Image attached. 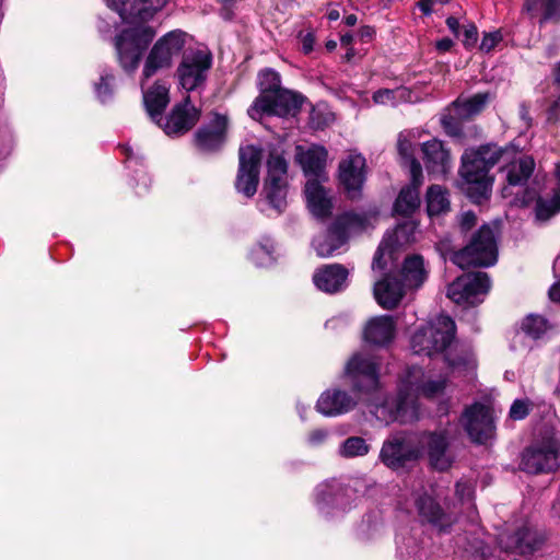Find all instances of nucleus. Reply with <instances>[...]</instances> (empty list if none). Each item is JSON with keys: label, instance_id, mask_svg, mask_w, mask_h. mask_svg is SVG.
I'll return each instance as SVG.
<instances>
[{"label": "nucleus", "instance_id": "obj_60", "mask_svg": "<svg viewBox=\"0 0 560 560\" xmlns=\"http://www.w3.org/2000/svg\"><path fill=\"white\" fill-rule=\"evenodd\" d=\"M540 0H525L524 2V10L528 13H532L536 10L537 4Z\"/></svg>", "mask_w": 560, "mask_h": 560}, {"label": "nucleus", "instance_id": "obj_48", "mask_svg": "<svg viewBox=\"0 0 560 560\" xmlns=\"http://www.w3.org/2000/svg\"><path fill=\"white\" fill-rule=\"evenodd\" d=\"M560 16V0H549L546 5L544 21L558 19Z\"/></svg>", "mask_w": 560, "mask_h": 560}, {"label": "nucleus", "instance_id": "obj_30", "mask_svg": "<svg viewBox=\"0 0 560 560\" xmlns=\"http://www.w3.org/2000/svg\"><path fill=\"white\" fill-rule=\"evenodd\" d=\"M170 102L168 88L161 82H155L153 86L143 91V103L151 119L161 124L163 112Z\"/></svg>", "mask_w": 560, "mask_h": 560}, {"label": "nucleus", "instance_id": "obj_4", "mask_svg": "<svg viewBox=\"0 0 560 560\" xmlns=\"http://www.w3.org/2000/svg\"><path fill=\"white\" fill-rule=\"evenodd\" d=\"M455 322L450 316L441 314L415 331L411 336L410 347L413 353L419 355L433 358L443 354L453 370H460L462 366L472 370L475 368L472 358L451 359L448 350L455 341Z\"/></svg>", "mask_w": 560, "mask_h": 560}, {"label": "nucleus", "instance_id": "obj_61", "mask_svg": "<svg viewBox=\"0 0 560 560\" xmlns=\"http://www.w3.org/2000/svg\"><path fill=\"white\" fill-rule=\"evenodd\" d=\"M357 21H358V18H357V15H354V14H349V15H347V16L345 18V23H346L348 26H353V25H355Z\"/></svg>", "mask_w": 560, "mask_h": 560}, {"label": "nucleus", "instance_id": "obj_57", "mask_svg": "<svg viewBox=\"0 0 560 560\" xmlns=\"http://www.w3.org/2000/svg\"><path fill=\"white\" fill-rule=\"evenodd\" d=\"M549 296L553 302L560 303V281L555 283L549 290Z\"/></svg>", "mask_w": 560, "mask_h": 560}, {"label": "nucleus", "instance_id": "obj_41", "mask_svg": "<svg viewBox=\"0 0 560 560\" xmlns=\"http://www.w3.org/2000/svg\"><path fill=\"white\" fill-rule=\"evenodd\" d=\"M369 445L365 440L360 436H351L343 441L340 446L339 454L346 458L364 456L369 453Z\"/></svg>", "mask_w": 560, "mask_h": 560}, {"label": "nucleus", "instance_id": "obj_51", "mask_svg": "<svg viewBox=\"0 0 560 560\" xmlns=\"http://www.w3.org/2000/svg\"><path fill=\"white\" fill-rule=\"evenodd\" d=\"M328 432L324 429H316L308 434L307 441L311 445L317 446L324 443Z\"/></svg>", "mask_w": 560, "mask_h": 560}, {"label": "nucleus", "instance_id": "obj_43", "mask_svg": "<svg viewBox=\"0 0 560 560\" xmlns=\"http://www.w3.org/2000/svg\"><path fill=\"white\" fill-rule=\"evenodd\" d=\"M397 148L400 156L409 164L411 170V161H417L413 156V147L410 140V132H400L398 136Z\"/></svg>", "mask_w": 560, "mask_h": 560}, {"label": "nucleus", "instance_id": "obj_45", "mask_svg": "<svg viewBox=\"0 0 560 560\" xmlns=\"http://www.w3.org/2000/svg\"><path fill=\"white\" fill-rule=\"evenodd\" d=\"M532 408L533 402L529 399H516L510 408V418L513 420H523L528 416Z\"/></svg>", "mask_w": 560, "mask_h": 560}, {"label": "nucleus", "instance_id": "obj_3", "mask_svg": "<svg viewBox=\"0 0 560 560\" xmlns=\"http://www.w3.org/2000/svg\"><path fill=\"white\" fill-rule=\"evenodd\" d=\"M424 374L421 368L413 366L408 371L406 380L396 399L386 400L371 410L377 420L388 424L399 422L411 423L419 419L418 397H434L443 392L445 380L423 381Z\"/></svg>", "mask_w": 560, "mask_h": 560}, {"label": "nucleus", "instance_id": "obj_24", "mask_svg": "<svg viewBox=\"0 0 560 560\" xmlns=\"http://www.w3.org/2000/svg\"><path fill=\"white\" fill-rule=\"evenodd\" d=\"M357 404L358 400L347 392L330 388L319 396L316 409L326 417H336L351 411Z\"/></svg>", "mask_w": 560, "mask_h": 560}, {"label": "nucleus", "instance_id": "obj_28", "mask_svg": "<svg viewBox=\"0 0 560 560\" xmlns=\"http://www.w3.org/2000/svg\"><path fill=\"white\" fill-rule=\"evenodd\" d=\"M322 179H308L305 185V197L310 211L316 218H327L331 213V198L320 184Z\"/></svg>", "mask_w": 560, "mask_h": 560}, {"label": "nucleus", "instance_id": "obj_15", "mask_svg": "<svg viewBox=\"0 0 560 560\" xmlns=\"http://www.w3.org/2000/svg\"><path fill=\"white\" fill-rule=\"evenodd\" d=\"M412 498L421 522L429 523L440 530H445L454 523L453 516L436 502L432 488L429 491L421 486L412 492Z\"/></svg>", "mask_w": 560, "mask_h": 560}, {"label": "nucleus", "instance_id": "obj_49", "mask_svg": "<svg viewBox=\"0 0 560 560\" xmlns=\"http://www.w3.org/2000/svg\"><path fill=\"white\" fill-rule=\"evenodd\" d=\"M388 249V245L386 242H382L374 255L372 268L383 270L385 268V264L383 262V257L385 255V252Z\"/></svg>", "mask_w": 560, "mask_h": 560}, {"label": "nucleus", "instance_id": "obj_64", "mask_svg": "<svg viewBox=\"0 0 560 560\" xmlns=\"http://www.w3.org/2000/svg\"><path fill=\"white\" fill-rule=\"evenodd\" d=\"M336 46H337V44H336V42H334V40H329V42L326 44V47H327V49H328V50H332V49H335V48H336Z\"/></svg>", "mask_w": 560, "mask_h": 560}, {"label": "nucleus", "instance_id": "obj_17", "mask_svg": "<svg viewBox=\"0 0 560 560\" xmlns=\"http://www.w3.org/2000/svg\"><path fill=\"white\" fill-rule=\"evenodd\" d=\"M522 470L528 474L551 471L558 467V446L556 442H547L532 446L522 454L520 464Z\"/></svg>", "mask_w": 560, "mask_h": 560}, {"label": "nucleus", "instance_id": "obj_29", "mask_svg": "<svg viewBox=\"0 0 560 560\" xmlns=\"http://www.w3.org/2000/svg\"><path fill=\"white\" fill-rule=\"evenodd\" d=\"M395 336V322L392 316L382 315L371 318L364 328V338L368 342L384 346Z\"/></svg>", "mask_w": 560, "mask_h": 560}, {"label": "nucleus", "instance_id": "obj_42", "mask_svg": "<svg viewBox=\"0 0 560 560\" xmlns=\"http://www.w3.org/2000/svg\"><path fill=\"white\" fill-rule=\"evenodd\" d=\"M273 244L270 240L259 243L250 250V259L259 267L269 266L273 261Z\"/></svg>", "mask_w": 560, "mask_h": 560}, {"label": "nucleus", "instance_id": "obj_62", "mask_svg": "<svg viewBox=\"0 0 560 560\" xmlns=\"http://www.w3.org/2000/svg\"><path fill=\"white\" fill-rule=\"evenodd\" d=\"M352 40H353V37L351 34H345L340 38L341 45H343V46L350 45L352 43Z\"/></svg>", "mask_w": 560, "mask_h": 560}, {"label": "nucleus", "instance_id": "obj_40", "mask_svg": "<svg viewBox=\"0 0 560 560\" xmlns=\"http://www.w3.org/2000/svg\"><path fill=\"white\" fill-rule=\"evenodd\" d=\"M258 85L260 89V95L273 94L281 88L280 74L272 69H265L258 74Z\"/></svg>", "mask_w": 560, "mask_h": 560}, {"label": "nucleus", "instance_id": "obj_63", "mask_svg": "<svg viewBox=\"0 0 560 560\" xmlns=\"http://www.w3.org/2000/svg\"><path fill=\"white\" fill-rule=\"evenodd\" d=\"M339 16H340V14H339V11H337V10H331L328 13V19L330 21H337L339 19Z\"/></svg>", "mask_w": 560, "mask_h": 560}, {"label": "nucleus", "instance_id": "obj_12", "mask_svg": "<svg viewBox=\"0 0 560 560\" xmlns=\"http://www.w3.org/2000/svg\"><path fill=\"white\" fill-rule=\"evenodd\" d=\"M378 366L373 355L358 352L348 361L346 374L357 392L369 393L378 386Z\"/></svg>", "mask_w": 560, "mask_h": 560}, {"label": "nucleus", "instance_id": "obj_8", "mask_svg": "<svg viewBox=\"0 0 560 560\" xmlns=\"http://www.w3.org/2000/svg\"><path fill=\"white\" fill-rule=\"evenodd\" d=\"M211 66L212 55L207 49L186 50L176 71L179 85L186 92L201 90Z\"/></svg>", "mask_w": 560, "mask_h": 560}, {"label": "nucleus", "instance_id": "obj_23", "mask_svg": "<svg viewBox=\"0 0 560 560\" xmlns=\"http://www.w3.org/2000/svg\"><path fill=\"white\" fill-rule=\"evenodd\" d=\"M410 185L402 188L395 202L397 213L409 215L420 206L419 187L422 185V167L418 161H411Z\"/></svg>", "mask_w": 560, "mask_h": 560}, {"label": "nucleus", "instance_id": "obj_2", "mask_svg": "<svg viewBox=\"0 0 560 560\" xmlns=\"http://www.w3.org/2000/svg\"><path fill=\"white\" fill-rule=\"evenodd\" d=\"M122 21L133 24L124 30L115 40L118 60L127 72L137 69L143 50L155 36L153 27L144 23L161 10L167 0H106Z\"/></svg>", "mask_w": 560, "mask_h": 560}, {"label": "nucleus", "instance_id": "obj_9", "mask_svg": "<svg viewBox=\"0 0 560 560\" xmlns=\"http://www.w3.org/2000/svg\"><path fill=\"white\" fill-rule=\"evenodd\" d=\"M302 103V95L282 89L271 95H259L248 108V115L253 119H260L264 114L279 117L293 116L299 112Z\"/></svg>", "mask_w": 560, "mask_h": 560}, {"label": "nucleus", "instance_id": "obj_22", "mask_svg": "<svg viewBox=\"0 0 560 560\" xmlns=\"http://www.w3.org/2000/svg\"><path fill=\"white\" fill-rule=\"evenodd\" d=\"M349 270L340 264H329L317 268L313 275L315 287L329 294L338 293L348 287Z\"/></svg>", "mask_w": 560, "mask_h": 560}, {"label": "nucleus", "instance_id": "obj_20", "mask_svg": "<svg viewBox=\"0 0 560 560\" xmlns=\"http://www.w3.org/2000/svg\"><path fill=\"white\" fill-rule=\"evenodd\" d=\"M229 118L226 115L213 114L211 121L199 128L195 135V142L199 150L205 152L215 151L225 141Z\"/></svg>", "mask_w": 560, "mask_h": 560}, {"label": "nucleus", "instance_id": "obj_10", "mask_svg": "<svg viewBox=\"0 0 560 560\" xmlns=\"http://www.w3.org/2000/svg\"><path fill=\"white\" fill-rule=\"evenodd\" d=\"M186 33L179 30L171 31L161 37L151 49L143 70V80L150 79L158 70L168 68L174 56L185 46Z\"/></svg>", "mask_w": 560, "mask_h": 560}, {"label": "nucleus", "instance_id": "obj_18", "mask_svg": "<svg viewBox=\"0 0 560 560\" xmlns=\"http://www.w3.org/2000/svg\"><path fill=\"white\" fill-rule=\"evenodd\" d=\"M339 179L347 195L357 199L365 180V159L361 154H349L339 163Z\"/></svg>", "mask_w": 560, "mask_h": 560}, {"label": "nucleus", "instance_id": "obj_36", "mask_svg": "<svg viewBox=\"0 0 560 560\" xmlns=\"http://www.w3.org/2000/svg\"><path fill=\"white\" fill-rule=\"evenodd\" d=\"M450 210L448 194L440 185H432L427 192V211L430 217L446 213Z\"/></svg>", "mask_w": 560, "mask_h": 560}, {"label": "nucleus", "instance_id": "obj_33", "mask_svg": "<svg viewBox=\"0 0 560 560\" xmlns=\"http://www.w3.org/2000/svg\"><path fill=\"white\" fill-rule=\"evenodd\" d=\"M557 189L551 196H538L535 200V215L539 221H547L560 211V163L556 168Z\"/></svg>", "mask_w": 560, "mask_h": 560}, {"label": "nucleus", "instance_id": "obj_5", "mask_svg": "<svg viewBox=\"0 0 560 560\" xmlns=\"http://www.w3.org/2000/svg\"><path fill=\"white\" fill-rule=\"evenodd\" d=\"M267 170V177L260 194V210L280 214L288 205V163L283 156L273 151L269 154Z\"/></svg>", "mask_w": 560, "mask_h": 560}, {"label": "nucleus", "instance_id": "obj_13", "mask_svg": "<svg viewBox=\"0 0 560 560\" xmlns=\"http://www.w3.org/2000/svg\"><path fill=\"white\" fill-rule=\"evenodd\" d=\"M261 158L262 151L256 145H246L240 149L235 188L247 198H252L257 191Z\"/></svg>", "mask_w": 560, "mask_h": 560}, {"label": "nucleus", "instance_id": "obj_58", "mask_svg": "<svg viewBox=\"0 0 560 560\" xmlns=\"http://www.w3.org/2000/svg\"><path fill=\"white\" fill-rule=\"evenodd\" d=\"M453 46V40L450 38H443L436 43V48L441 51H447Z\"/></svg>", "mask_w": 560, "mask_h": 560}, {"label": "nucleus", "instance_id": "obj_31", "mask_svg": "<svg viewBox=\"0 0 560 560\" xmlns=\"http://www.w3.org/2000/svg\"><path fill=\"white\" fill-rule=\"evenodd\" d=\"M346 491L336 481L323 482L315 489L316 504L323 512L329 513V506L346 510Z\"/></svg>", "mask_w": 560, "mask_h": 560}, {"label": "nucleus", "instance_id": "obj_53", "mask_svg": "<svg viewBox=\"0 0 560 560\" xmlns=\"http://www.w3.org/2000/svg\"><path fill=\"white\" fill-rule=\"evenodd\" d=\"M459 224L462 230L468 231L476 224V215L471 211L464 212L460 215Z\"/></svg>", "mask_w": 560, "mask_h": 560}, {"label": "nucleus", "instance_id": "obj_38", "mask_svg": "<svg viewBox=\"0 0 560 560\" xmlns=\"http://www.w3.org/2000/svg\"><path fill=\"white\" fill-rule=\"evenodd\" d=\"M345 236L366 230L370 225V218L365 213L346 212L334 224Z\"/></svg>", "mask_w": 560, "mask_h": 560}, {"label": "nucleus", "instance_id": "obj_56", "mask_svg": "<svg viewBox=\"0 0 560 560\" xmlns=\"http://www.w3.org/2000/svg\"><path fill=\"white\" fill-rule=\"evenodd\" d=\"M446 25L450 31L456 36L459 34V22L456 18L450 16L446 19Z\"/></svg>", "mask_w": 560, "mask_h": 560}, {"label": "nucleus", "instance_id": "obj_21", "mask_svg": "<svg viewBox=\"0 0 560 560\" xmlns=\"http://www.w3.org/2000/svg\"><path fill=\"white\" fill-rule=\"evenodd\" d=\"M199 118V112L191 105L190 97L187 96L184 103L173 108L168 117H163L161 124L167 135H179L188 131L195 126Z\"/></svg>", "mask_w": 560, "mask_h": 560}, {"label": "nucleus", "instance_id": "obj_46", "mask_svg": "<svg viewBox=\"0 0 560 560\" xmlns=\"http://www.w3.org/2000/svg\"><path fill=\"white\" fill-rule=\"evenodd\" d=\"M502 39L499 32L486 34L481 40L480 49L483 51H490L495 45Z\"/></svg>", "mask_w": 560, "mask_h": 560}, {"label": "nucleus", "instance_id": "obj_25", "mask_svg": "<svg viewBox=\"0 0 560 560\" xmlns=\"http://www.w3.org/2000/svg\"><path fill=\"white\" fill-rule=\"evenodd\" d=\"M295 159L306 176H313V179H325L323 172L326 165L327 151L324 147L312 145L305 148L298 145L295 149Z\"/></svg>", "mask_w": 560, "mask_h": 560}, {"label": "nucleus", "instance_id": "obj_39", "mask_svg": "<svg viewBox=\"0 0 560 560\" xmlns=\"http://www.w3.org/2000/svg\"><path fill=\"white\" fill-rule=\"evenodd\" d=\"M522 331L532 339L542 338L552 327L539 315H528L522 322Z\"/></svg>", "mask_w": 560, "mask_h": 560}, {"label": "nucleus", "instance_id": "obj_6", "mask_svg": "<svg viewBox=\"0 0 560 560\" xmlns=\"http://www.w3.org/2000/svg\"><path fill=\"white\" fill-rule=\"evenodd\" d=\"M497 258L495 235L489 225H482L466 247L454 252L451 256V260L462 269L471 266L489 267L495 264Z\"/></svg>", "mask_w": 560, "mask_h": 560}, {"label": "nucleus", "instance_id": "obj_26", "mask_svg": "<svg viewBox=\"0 0 560 560\" xmlns=\"http://www.w3.org/2000/svg\"><path fill=\"white\" fill-rule=\"evenodd\" d=\"M423 162L430 174L445 175L451 168L450 152L436 139L422 143Z\"/></svg>", "mask_w": 560, "mask_h": 560}, {"label": "nucleus", "instance_id": "obj_52", "mask_svg": "<svg viewBox=\"0 0 560 560\" xmlns=\"http://www.w3.org/2000/svg\"><path fill=\"white\" fill-rule=\"evenodd\" d=\"M443 127L445 131L451 136H459L460 135V128L458 124L454 120L452 116L444 117L442 119Z\"/></svg>", "mask_w": 560, "mask_h": 560}, {"label": "nucleus", "instance_id": "obj_55", "mask_svg": "<svg viewBox=\"0 0 560 560\" xmlns=\"http://www.w3.org/2000/svg\"><path fill=\"white\" fill-rule=\"evenodd\" d=\"M314 36L312 33H307L302 38V49L304 54H308L313 50Z\"/></svg>", "mask_w": 560, "mask_h": 560}, {"label": "nucleus", "instance_id": "obj_32", "mask_svg": "<svg viewBox=\"0 0 560 560\" xmlns=\"http://www.w3.org/2000/svg\"><path fill=\"white\" fill-rule=\"evenodd\" d=\"M401 276L404 284L409 289L420 288L428 278L424 260L420 255L408 256L402 264Z\"/></svg>", "mask_w": 560, "mask_h": 560}, {"label": "nucleus", "instance_id": "obj_27", "mask_svg": "<svg viewBox=\"0 0 560 560\" xmlns=\"http://www.w3.org/2000/svg\"><path fill=\"white\" fill-rule=\"evenodd\" d=\"M406 285L394 276L387 275L374 285V296L377 303L386 310L395 308L405 294Z\"/></svg>", "mask_w": 560, "mask_h": 560}, {"label": "nucleus", "instance_id": "obj_47", "mask_svg": "<svg viewBox=\"0 0 560 560\" xmlns=\"http://www.w3.org/2000/svg\"><path fill=\"white\" fill-rule=\"evenodd\" d=\"M478 39V30L474 24H469L464 30V39L463 44L465 47H472Z\"/></svg>", "mask_w": 560, "mask_h": 560}, {"label": "nucleus", "instance_id": "obj_11", "mask_svg": "<svg viewBox=\"0 0 560 560\" xmlns=\"http://www.w3.org/2000/svg\"><path fill=\"white\" fill-rule=\"evenodd\" d=\"M491 288L487 272H468L457 277L447 288V296L457 304H476Z\"/></svg>", "mask_w": 560, "mask_h": 560}, {"label": "nucleus", "instance_id": "obj_44", "mask_svg": "<svg viewBox=\"0 0 560 560\" xmlns=\"http://www.w3.org/2000/svg\"><path fill=\"white\" fill-rule=\"evenodd\" d=\"M114 82V75L110 73H104L101 75L100 83L95 84V93L97 98L102 103H106L113 96L112 84Z\"/></svg>", "mask_w": 560, "mask_h": 560}, {"label": "nucleus", "instance_id": "obj_7", "mask_svg": "<svg viewBox=\"0 0 560 560\" xmlns=\"http://www.w3.org/2000/svg\"><path fill=\"white\" fill-rule=\"evenodd\" d=\"M454 430L451 425L434 431H425L420 435V453L423 452L432 468L445 471L452 467L455 454L452 451Z\"/></svg>", "mask_w": 560, "mask_h": 560}, {"label": "nucleus", "instance_id": "obj_16", "mask_svg": "<svg viewBox=\"0 0 560 560\" xmlns=\"http://www.w3.org/2000/svg\"><path fill=\"white\" fill-rule=\"evenodd\" d=\"M420 450L413 447L407 440L405 432L390 435L381 448L380 458L390 469L405 467L408 462L416 460Z\"/></svg>", "mask_w": 560, "mask_h": 560}, {"label": "nucleus", "instance_id": "obj_1", "mask_svg": "<svg viewBox=\"0 0 560 560\" xmlns=\"http://www.w3.org/2000/svg\"><path fill=\"white\" fill-rule=\"evenodd\" d=\"M462 161L459 173L463 178V189L476 203L488 198L493 182L489 171L497 163H504L502 173L508 182V186L503 188L504 196L512 194L509 191L510 187L525 185L535 168L534 159L521 154L514 145L504 148L497 144L481 145L465 152Z\"/></svg>", "mask_w": 560, "mask_h": 560}, {"label": "nucleus", "instance_id": "obj_37", "mask_svg": "<svg viewBox=\"0 0 560 560\" xmlns=\"http://www.w3.org/2000/svg\"><path fill=\"white\" fill-rule=\"evenodd\" d=\"M412 92L405 86L396 89H380L373 94V101L378 105L397 106L401 103L411 102Z\"/></svg>", "mask_w": 560, "mask_h": 560}, {"label": "nucleus", "instance_id": "obj_54", "mask_svg": "<svg viewBox=\"0 0 560 560\" xmlns=\"http://www.w3.org/2000/svg\"><path fill=\"white\" fill-rule=\"evenodd\" d=\"M456 494L463 501L465 498L470 499L471 488L466 482H457L456 483Z\"/></svg>", "mask_w": 560, "mask_h": 560}, {"label": "nucleus", "instance_id": "obj_50", "mask_svg": "<svg viewBox=\"0 0 560 560\" xmlns=\"http://www.w3.org/2000/svg\"><path fill=\"white\" fill-rule=\"evenodd\" d=\"M448 2H450V0H420L417 3V5L423 14L430 15L432 13L433 7L435 4H445Z\"/></svg>", "mask_w": 560, "mask_h": 560}, {"label": "nucleus", "instance_id": "obj_19", "mask_svg": "<svg viewBox=\"0 0 560 560\" xmlns=\"http://www.w3.org/2000/svg\"><path fill=\"white\" fill-rule=\"evenodd\" d=\"M544 539L537 530L529 527L520 528L514 534H500L499 546L506 552L527 556L540 548Z\"/></svg>", "mask_w": 560, "mask_h": 560}, {"label": "nucleus", "instance_id": "obj_59", "mask_svg": "<svg viewBox=\"0 0 560 560\" xmlns=\"http://www.w3.org/2000/svg\"><path fill=\"white\" fill-rule=\"evenodd\" d=\"M224 8L222 10V16L224 19H230L231 18V5L233 4V2L235 0H221Z\"/></svg>", "mask_w": 560, "mask_h": 560}, {"label": "nucleus", "instance_id": "obj_35", "mask_svg": "<svg viewBox=\"0 0 560 560\" xmlns=\"http://www.w3.org/2000/svg\"><path fill=\"white\" fill-rule=\"evenodd\" d=\"M488 102V94L478 93L467 100L458 98L453 103L454 112L460 119H468L479 114Z\"/></svg>", "mask_w": 560, "mask_h": 560}, {"label": "nucleus", "instance_id": "obj_14", "mask_svg": "<svg viewBox=\"0 0 560 560\" xmlns=\"http://www.w3.org/2000/svg\"><path fill=\"white\" fill-rule=\"evenodd\" d=\"M463 425L472 442L485 444L493 439L495 425L492 411L482 404L468 407L462 418Z\"/></svg>", "mask_w": 560, "mask_h": 560}, {"label": "nucleus", "instance_id": "obj_34", "mask_svg": "<svg viewBox=\"0 0 560 560\" xmlns=\"http://www.w3.org/2000/svg\"><path fill=\"white\" fill-rule=\"evenodd\" d=\"M347 241L343 232L339 231L335 225L327 233L316 236L312 245L319 257H329L339 249Z\"/></svg>", "mask_w": 560, "mask_h": 560}]
</instances>
